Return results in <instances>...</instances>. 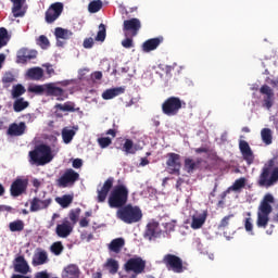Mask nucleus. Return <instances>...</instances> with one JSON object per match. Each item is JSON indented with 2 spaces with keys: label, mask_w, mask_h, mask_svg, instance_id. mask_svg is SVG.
<instances>
[{
  "label": "nucleus",
  "mask_w": 278,
  "mask_h": 278,
  "mask_svg": "<svg viewBox=\"0 0 278 278\" xmlns=\"http://www.w3.org/2000/svg\"><path fill=\"white\" fill-rule=\"evenodd\" d=\"M271 203H275V197L267 193L264 195L258 205L256 226L261 229H266V227H268V223L270 220L269 216L273 214V205H270Z\"/></svg>",
  "instance_id": "1"
},
{
  "label": "nucleus",
  "mask_w": 278,
  "mask_h": 278,
  "mask_svg": "<svg viewBox=\"0 0 278 278\" xmlns=\"http://www.w3.org/2000/svg\"><path fill=\"white\" fill-rule=\"evenodd\" d=\"M278 181V167H275V160H269L262 168L257 179L260 188H273Z\"/></svg>",
  "instance_id": "2"
},
{
  "label": "nucleus",
  "mask_w": 278,
  "mask_h": 278,
  "mask_svg": "<svg viewBox=\"0 0 278 278\" xmlns=\"http://www.w3.org/2000/svg\"><path fill=\"white\" fill-rule=\"evenodd\" d=\"M28 155L30 164H35L36 166H45L53 160L51 147L45 143L35 146L34 150H31Z\"/></svg>",
  "instance_id": "3"
},
{
  "label": "nucleus",
  "mask_w": 278,
  "mask_h": 278,
  "mask_svg": "<svg viewBox=\"0 0 278 278\" xmlns=\"http://www.w3.org/2000/svg\"><path fill=\"white\" fill-rule=\"evenodd\" d=\"M116 218L126 225H134L142 220V210L139 206L127 204L116 211Z\"/></svg>",
  "instance_id": "4"
},
{
  "label": "nucleus",
  "mask_w": 278,
  "mask_h": 278,
  "mask_svg": "<svg viewBox=\"0 0 278 278\" xmlns=\"http://www.w3.org/2000/svg\"><path fill=\"white\" fill-rule=\"evenodd\" d=\"M129 199V189L125 185H117L109 195V207L121 210L127 205Z\"/></svg>",
  "instance_id": "5"
},
{
  "label": "nucleus",
  "mask_w": 278,
  "mask_h": 278,
  "mask_svg": "<svg viewBox=\"0 0 278 278\" xmlns=\"http://www.w3.org/2000/svg\"><path fill=\"white\" fill-rule=\"evenodd\" d=\"M184 108H186V102H184L181 98L175 96L164 100L161 105L162 112L165 116H177Z\"/></svg>",
  "instance_id": "6"
},
{
  "label": "nucleus",
  "mask_w": 278,
  "mask_h": 278,
  "mask_svg": "<svg viewBox=\"0 0 278 278\" xmlns=\"http://www.w3.org/2000/svg\"><path fill=\"white\" fill-rule=\"evenodd\" d=\"M166 168L169 175H181V155L175 152L166 154Z\"/></svg>",
  "instance_id": "7"
},
{
  "label": "nucleus",
  "mask_w": 278,
  "mask_h": 278,
  "mask_svg": "<svg viewBox=\"0 0 278 278\" xmlns=\"http://www.w3.org/2000/svg\"><path fill=\"white\" fill-rule=\"evenodd\" d=\"M76 181H79V173L75 172L73 168H67L61 177L56 179V186L59 188H68V186H75Z\"/></svg>",
  "instance_id": "8"
},
{
  "label": "nucleus",
  "mask_w": 278,
  "mask_h": 278,
  "mask_svg": "<svg viewBox=\"0 0 278 278\" xmlns=\"http://www.w3.org/2000/svg\"><path fill=\"white\" fill-rule=\"evenodd\" d=\"M163 264L168 270H173L174 273H184V261L175 254H165L163 257Z\"/></svg>",
  "instance_id": "9"
},
{
  "label": "nucleus",
  "mask_w": 278,
  "mask_h": 278,
  "mask_svg": "<svg viewBox=\"0 0 278 278\" xmlns=\"http://www.w3.org/2000/svg\"><path fill=\"white\" fill-rule=\"evenodd\" d=\"M141 27H142V23L138 18L132 17L130 20L124 21L123 31H124L126 38L128 36H130V38H136V36H138V33L140 31Z\"/></svg>",
  "instance_id": "10"
},
{
  "label": "nucleus",
  "mask_w": 278,
  "mask_h": 278,
  "mask_svg": "<svg viewBox=\"0 0 278 278\" xmlns=\"http://www.w3.org/2000/svg\"><path fill=\"white\" fill-rule=\"evenodd\" d=\"M124 268L126 273H135L136 275H140L141 273H144L147 262H144L142 257H132L125 263Z\"/></svg>",
  "instance_id": "11"
},
{
  "label": "nucleus",
  "mask_w": 278,
  "mask_h": 278,
  "mask_svg": "<svg viewBox=\"0 0 278 278\" xmlns=\"http://www.w3.org/2000/svg\"><path fill=\"white\" fill-rule=\"evenodd\" d=\"M62 12H64V4L62 2L52 3L46 11V23L50 25L51 23H55L62 16Z\"/></svg>",
  "instance_id": "12"
},
{
  "label": "nucleus",
  "mask_w": 278,
  "mask_h": 278,
  "mask_svg": "<svg viewBox=\"0 0 278 278\" xmlns=\"http://www.w3.org/2000/svg\"><path fill=\"white\" fill-rule=\"evenodd\" d=\"M143 238H146V240H149L150 242L152 240H157V238H162V228H160V223L150 222L147 225Z\"/></svg>",
  "instance_id": "13"
},
{
  "label": "nucleus",
  "mask_w": 278,
  "mask_h": 278,
  "mask_svg": "<svg viewBox=\"0 0 278 278\" xmlns=\"http://www.w3.org/2000/svg\"><path fill=\"white\" fill-rule=\"evenodd\" d=\"M260 93L264 94L263 108H266V110H270V108L275 105V91H273V88H270V86L263 85L260 88Z\"/></svg>",
  "instance_id": "14"
},
{
  "label": "nucleus",
  "mask_w": 278,
  "mask_h": 278,
  "mask_svg": "<svg viewBox=\"0 0 278 278\" xmlns=\"http://www.w3.org/2000/svg\"><path fill=\"white\" fill-rule=\"evenodd\" d=\"M114 187V177H109L103 186L97 190L98 197L97 201L98 203H105V199H108V194H110V190Z\"/></svg>",
  "instance_id": "15"
},
{
  "label": "nucleus",
  "mask_w": 278,
  "mask_h": 278,
  "mask_svg": "<svg viewBox=\"0 0 278 278\" xmlns=\"http://www.w3.org/2000/svg\"><path fill=\"white\" fill-rule=\"evenodd\" d=\"M46 94L47 97H56V101H64V99H68L64 89L56 87L53 83L46 84Z\"/></svg>",
  "instance_id": "16"
},
{
  "label": "nucleus",
  "mask_w": 278,
  "mask_h": 278,
  "mask_svg": "<svg viewBox=\"0 0 278 278\" xmlns=\"http://www.w3.org/2000/svg\"><path fill=\"white\" fill-rule=\"evenodd\" d=\"M239 150L242 154V157L249 166L255 162V154H253V150H251V146H249V142L244 140L239 141Z\"/></svg>",
  "instance_id": "17"
},
{
  "label": "nucleus",
  "mask_w": 278,
  "mask_h": 278,
  "mask_svg": "<svg viewBox=\"0 0 278 278\" xmlns=\"http://www.w3.org/2000/svg\"><path fill=\"white\" fill-rule=\"evenodd\" d=\"M27 180L22 178H16L10 187L11 197H21L27 191Z\"/></svg>",
  "instance_id": "18"
},
{
  "label": "nucleus",
  "mask_w": 278,
  "mask_h": 278,
  "mask_svg": "<svg viewBox=\"0 0 278 278\" xmlns=\"http://www.w3.org/2000/svg\"><path fill=\"white\" fill-rule=\"evenodd\" d=\"M37 56H38V52L36 50L22 48L20 51H17L16 63L27 64L29 60H36Z\"/></svg>",
  "instance_id": "19"
},
{
  "label": "nucleus",
  "mask_w": 278,
  "mask_h": 278,
  "mask_svg": "<svg viewBox=\"0 0 278 278\" xmlns=\"http://www.w3.org/2000/svg\"><path fill=\"white\" fill-rule=\"evenodd\" d=\"M55 233L59 238H68L73 233V224L68 219H64L62 224H58Z\"/></svg>",
  "instance_id": "20"
},
{
  "label": "nucleus",
  "mask_w": 278,
  "mask_h": 278,
  "mask_svg": "<svg viewBox=\"0 0 278 278\" xmlns=\"http://www.w3.org/2000/svg\"><path fill=\"white\" fill-rule=\"evenodd\" d=\"M53 200L48 198L46 200H40L39 198H34L30 202V212H40V210H47Z\"/></svg>",
  "instance_id": "21"
},
{
  "label": "nucleus",
  "mask_w": 278,
  "mask_h": 278,
  "mask_svg": "<svg viewBox=\"0 0 278 278\" xmlns=\"http://www.w3.org/2000/svg\"><path fill=\"white\" fill-rule=\"evenodd\" d=\"M162 42H164V38L162 37L148 39L142 43V51L144 53H151V51H155Z\"/></svg>",
  "instance_id": "22"
},
{
  "label": "nucleus",
  "mask_w": 278,
  "mask_h": 278,
  "mask_svg": "<svg viewBox=\"0 0 278 278\" xmlns=\"http://www.w3.org/2000/svg\"><path fill=\"white\" fill-rule=\"evenodd\" d=\"M207 220V210L202 213H197L191 217V229H201L205 222Z\"/></svg>",
  "instance_id": "23"
},
{
  "label": "nucleus",
  "mask_w": 278,
  "mask_h": 278,
  "mask_svg": "<svg viewBox=\"0 0 278 278\" xmlns=\"http://www.w3.org/2000/svg\"><path fill=\"white\" fill-rule=\"evenodd\" d=\"M11 3H13L12 14L14 18H21L25 16V12L27 11L25 10V8H23V5L27 3V0H11Z\"/></svg>",
  "instance_id": "24"
},
{
  "label": "nucleus",
  "mask_w": 278,
  "mask_h": 278,
  "mask_svg": "<svg viewBox=\"0 0 278 278\" xmlns=\"http://www.w3.org/2000/svg\"><path fill=\"white\" fill-rule=\"evenodd\" d=\"M27 129V125L25 124V122H21L20 124L17 123H13L9 126L7 134L8 136H23V134H25Z\"/></svg>",
  "instance_id": "25"
},
{
  "label": "nucleus",
  "mask_w": 278,
  "mask_h": 278,
  "mask_svg": "<svg viewBox=\"0 0 278 278\" xmlns=\"http://www.w3.org/2000/svg\"><path fill=\"white\" fill-rule=\"evenodd\" d=\"M203 162V159L198 157L195 161L187 157L185 159V169L187 170V173H194L197 170V168H199V166H201Z\"/></svg>",
  "instance_id": "26"
},
{
  "label": "nucleus",
  "mask_w": 278,
  "mask_h": 278,
  "mask_svg": "<svg viewBox=\"0 0 278 278\" xmlns=\"http://www.w3.org/2000/svg\"><path fill=\"white\" fill-rule=\"evenodd\" d=\"M26 75L33 81H40L45 77V70L41 67H33L27 71Z\"/></svg>",
  "instance_id": "27"
},
{
  "label": "nucleus",
  "mask_w": 278,
  "mask_h": 278,
  "mask_svg": "<svg viewBox=\"0 0 278 278\" xmlns=\"http://www.w3.org/2000/svg\"><path fill=\"white\" fill-rule=\"evenodd\" d=\"M124 92H125V89L123 87L106 89L102 93V99H104V101H110V99H114L115 97H118V96L123 94Z\"/></svg>",
  "instance_id": "28"
},
{
  "label": "nucleus",
  "mask_w": 278,
  "mask_h": 278,
  "mask_svg": "<svg viewBox=\"0 0 278 278\" xmlns=\"http://www.w3.org/2000/svg\"><path fill=\"white\" fill-rule=\"evenodd\" d=\"M123 247H125V239L116 238L110 242L109 251L112 253H121V251H123Z\"/></svg>",
  "instance_id": "29"
},
{
  "label": "nucleus",
  "mask_w": 278,
  "mask_h": 278,
  "mask_svg": "<svg viewBox=\"0 0 278 278\" xmlns=\"http://www.w3.org/2000/svg\"><path fill=\"white\" fill-rule=\"evenodd\" d=\"M54 108L60 112H79V108H76V104L73 101H67L63 104L58 103L54 105Z\"/></svg>",
  "instance_id": "30"
},
{
  "label": "nucleus",
  "mask_w": 278,
  "mask_h": 278,
  "mask_svg": "<svg viewBox=\"0 0 278 278\" xmlns=\"http://www.w3.org/2000/svg\"><path fill=\"white\" fill-rule=\"evenodd\" d=\"M54 36L56 39L70 40L71 36H73V31H71L66 28L56 27L54 29Z\"/></svg>",
  "instance_id": "31"
},
{
  "label": "nucleus",
  "mask_w": 278,
  "mask_h": 278,
  "mask_svg": "<svg viewBox=\"0 0 278 278\" xmlns=\"http://www.w3.org/2000/svg\"><path fill=\"white\" fill-rule=\"evenodd\" d=\"M16 100L13 102L14 112H23V110H27L29 108V102L25 101V98H15Z\"/></svg>",
  "instance_id": "32"
},
{
  "label": "nucleus",
  "mask_w": 278,
  "mask_h": 278,
  "mask_svg": "<svg viewBox=\"0 0 278 278\" xmlns=\"http://www.w3.org/2000/svg\"><path fill=\"white\" fill-rule=\"evenodd\" d=\"M48 260L47 252L41 251L33 257V266H42V264H47Z\"/></svg>",
  "instance_id": "33"
},
{
  "label": "nucleus",
  "mask_w": 278,
  "mask_h": 278,
  "mask_svg": "<svg viewBox=\"0 0 278 278\" xmlns=\"http://www.w3.org/2000/svg\"><path fill=\"white\" fill-rule=\"evenodd\" d=\"M122 151H124L126 155H134L138 149L134 147V141L131 139H125Z\"/></svg>",
  "instance_id": "34"
},
{
  "label": "nucleus",
  "mask_w": 278,
  "mask_h": 278,
  "mask_svg": "<svg viewBox=\"0 0 278 278\" xmlns=\"http://www.w3.org/2000/svg\"><path fill=\"white\" fill-rule=\"evenodd\" d=\"M261 138L264 144L266 146L273 144V130H270V128H263L261 130Z\"/></svg>",
  "instance_id": "35"
},
{
  "label": "nucleus",
  "mask_w": 278,
  "mask_h": 278,
  "mask_svg": "<svg viewBox=\"0 0 278 278\" xmlns=\"http://www.w3.org/2000/svg\"><path fill=\"white\" fill-rule=\"evenodd\" d=\"M62 138L65 144H71V142H73V138H75V130L64 127L62 129Z\"/></svg>",
  "instance_id": "36"
},
{
  "label": "nucleus",
  "mask_w": 278,
  "mask_h": 278,
  "mask_svg": "<svg viewBox=\"0 0 278 278\" xmlns=\"http://www.w3.org/2000/svg\"><path fill=\"white\" fill-rule=\"evenodd\" d=\"M25 92H27L25 87L21 84H17V85L13 86L11 94H12L13 99H21V97H23V94H25Z\"/></svg>",
  "instance_id": "37"
},
{
  "label": "nucleus",
  "mask_w": 278,
  "mask_h": 278,
  "mask_svg": "<svg viewBox=\"0 0 278 278\" xmlns=\"http://www.w3.org/2000/svg\"><path fill=\"white\" fill-rule=\"evenodd\" d=\"M105 266L109 268V273H111V275H116L118 273V261L109 258Z\"/></svg>",
  "instance_id": "38"
},
{
  "label": "nucleus",
  "mask_w": 278,
  "mask_h": 278,
  "mask_svg": "<svg viewBox=\"0 0 278 278\" xmlns=\"http://www.w3.org/2000/svg\"><path fill=\"white\" fill-rule=\"evenodd\" d=\"M8 42H10V36L8 35V29L4 27L0 28V49L3 47H8Z\"/></svg>",
  "instance_id": "39"
},
{
  "label": "nucleus",
  "mask_w": 278,
  "mask_h": 278,
  "mask_svg": "<svg viewBox=\"0 0 278 278\" xmlns=\"http://www.w3.org/2000/svg\"><path fill=\"white\" fill-rule=\"evenodd\" d=\"M55 201L61 205V207H68L73 203V195L65 194L61 198H55Z\"/></svg>",
  "instance_id": "40"
},
{
  "label": "nucleus",
  "mask_w": 278,
  "mask_h": 278,
  "mask_svg": "<svg viewBox=\"0 0 278 278\" xmlns=\"http://www.w3.org/2000/svg\"><path fill=\"white\" fill-rule=\"evenodd\" d=\"M9 229H10V231H13V232L23 231V229H25V223H23V220H21V219L11 222L9 224Z\"/></svg>",
  "instance_id": "41"
},
{
  "label": "nucleus",
  "mask_w": 278,
  "mask_h": 278,
  "mask_svg": "<svg viewBox=\"0 0 278 278\" xmlns=\"http://www.w3.org/2000/svg\"><path fill=\"white\" fill-rule=\"evenodd\" d=\"M101 8H103V2L101 0H93L88 5V10L91 14H97Z\"/></svg>",
  "instance_id": "42"
},
{
  "label": "nucleus",
  "mask_w": 278,
  "mask_h": 278,
  "mask_svg": "<svg viewBox=\"0 0 278 278\" xmlns=\"http://www.w3.org/2000/svg\"><path fill=\"white\" fill-rule=\"evenodd\" d=\"M65 273L72 278H79V267L75 264H71L65 267Z\"/></svg>",
  "instance_id": "43"
},
{
  "label": "nucleus",
  "mask_w": 278,
  "mask_h": 278,
  "mask_svg": "<svg viewBox=\"0 0 278 278\" xmlns=\"http://www.w3.org/2000/svg\"><path fill=\"white\" fill-rule=\"evenodd\" d=\"M28 92H31L33 94H45L47 92L46 85H33L28 87Z\"/></svg>",
  "instance_id": "44"
},
{
  "label": "nucleus",
  "mask_w": 278,
  "mask_h": 278,
  "mask_svg": "<svg viewBox=\"0 0 278 278\" xmlns=\"http://www.w3.org/2000/svg\"><path fill=\"white\" fill-rule=\"evenodd\" d=\"M231 218H233V214L227 215L225 216L218 224L217 229L219 231H225V229H227L229 227V223L231 220Z\"/></svg>",
  "instance_id": "45"
},
{
  "label": "nucleus",
  "mask_w": 278,
  "mask_h": 278,
  "mask_svg": "<svg viewBox=\"0 0 278 278\" xmlns=\"http://www.w3.org/2000/svg\"><path fill=\"white\" fill-rule=\"evenodd\" d=\"M244 186H247V178L241 177L235 180L233 185L231 186V190H233L235 192H238V190H242Z\"/></svg>",
  "instance_id": "46"
},
{
  "label": "nucleus",
  "mask_w": 278,
  "mask_h": 278,
  "mask_svg": "<svg viewBox=\"0 0 278 278\" xmlns=\"http://www.w3.org/2000/svg\"><path fill=\"white\" fill-rule=\"evenodd\" d=\"M105 36H106L105 26H104V24H100L99 25V31L96 36V40L98 42H103L105 40Z\"/></svg>",
  "instance_id": "47"
},
{
  "label": "nucleus",
  "mask_w": 278,
  "mask_h": 278,
  "mask_svg": "<svg viewBox=\"0 0 278 278\" xmlns=\"http://www.w3.org/2000/svg\"><path fill=\"white\" fill-rule=\"evenodd\" d=\"M37 45L42 48L47 49L48 47H51V42H49V38L45 35H40L39 38L37 39Z\"/></svg>",
  "instance_id": "48"
},
{
  "label": "nucleus",
  "mask_w": 278,
  "mask_h": 278,
  "mask_svg": "<svg viewBox=\"0 0 278 278\" xmlns=\"http://www.w3.org/2000/svg\"><path fill=\"white\" fill-rule=\"evenodd\" d=\"M62 251H64V245H62V242L56 241L51 245V252L54 255H62Z\"/></svg>",
  "instance_id": "49"
},
{
  "label": "nucleus",
  "mask_w": 278,
  "mask_h": 278,
  "mask_svg": "<svg viewBox=\"0 0 278 278\" xmlns=\"http://www.w3.org/2000/svg\"><path fill=\"white\" fill-rule=\"evenodd\" d=\"M244 229L253 236V218H251V213H248V217L244 219Z\"/></svg>",
  "instance_id": "50"
},
{
  "label": "nucleus",
  "mask_w": 278,
  "mask_h": 278,
  "mask_svg": "<svg viewBox=\"0 0 278 278\" xmlns=\"http://www.w3.org/2000/svg\"><path fill=\"white\" fill-rule=\"evenodd\" d=\"M98 144L101 149H108L112 144V139L110 137L98 138Z\"/></svg>",
  "instance_id": "51"
},
{
  "label": "nucleus",
  "mask_w": 278,
  "mask_h": 278,
  "mask_svg": "<svg viewBox=\"0 0 278 278\" xmlns=\"http://www.w3.org/2000/svg\"><path fill=\"white\" fill-rule=\"evenodd\" d=\"M79 214H81V208H76L70 212V220H72L73 225L77 224V220H79Z\"/></svg>",
  "instance_id": "52"
},
{
  "label": "nucleus",
  "mask_w": 278,
  "mask_h": 278,
  "mask_svg": "<svg viewBox=\"0 0 278 278\" xmlns=\"http://www.w3.org/2000/svg\"><path fill=\"white\" fill-rule=\"evenodd\" d=\"M122 47H124V49H131L134 47V39L128 36L122 41Z\"/></svg>",
  "instance_id": "53"
},
{
  "label": "nucleus",
  "mask_w": 278,
  "mask_h": 278,
  "mask_svg": "<svg viewBox=\"0 0 278 278\" xmlns=\"http://www.w3.org/2000/svg\"><path fill=\"white\" fill-rule=\"evenodd\" d=\"M83 46H84L85 49H92V47H94V39H92V37L86 38L84 40Z\"/></svg>",
  "instance_id": "54"
},
{
  "label": "nucleus",
  "mask_w": 278,
  "mask_h": 278,
  "mask_svg": "<svg viewBox=\"0 0 278 278\" xmlns=\"http://www.w3.org/2000/svg\"><path fill=\"white\" fill-rule=\"evenodd\" d=\"M3 84H12L14 81V75L12 73H8L2 78Z\"/></svg>",
  "instance_id": "55"
},
{
  "label": "nucleus",
  "mask_w": 278,
  "mask_h": 278,
  "mask_svg": "<svg viewBox=\"0 0 278 278\" xmlns=\"http://www.w3.org/2000/svg\"><path fill=\"white\" fill-rule=\"evenodd\" d=\"M72 166L73 168H81V166H84V161L81 159H74Z\"/></svg>",
  "instance_id": "56"
},
{
  "label": "nucleus",
  "mask_w": 278,
  "mask_h": 278,
  "mask_svg": "<svg viewBox=\"0 0 278 278\" xmlns=\"http://www.w3.org/2000/svg\"><path fill=\"white\" fill-rule=\"evenodd\" d=\"M35 278H50L47 270L38 271L35 274Z\"/></svg>",
  "instance_id": "57"
},
{
  "label": "nucleus",
  "mask_w": 278,
  "mask_h": 278,
  "mask_svg": "<svg viewBox=\"0 0 278 278\" xmlns=\"http://www.w3.org/2000/svg\"><path fill=\"white\" fill-rule=\"evenodd\" d=\"M46 73L51 77V75H55V70H53V65L47 64L46 65Z\"/></svg>",
  "instance_id": "58"
},
{
  "label": "nucleus",
  "mask_w": 278,
  "mask_h": 278,
  "mask_svg": "<svg viewBox=\"0 0 278 278\" xmlns=\"http://www.w3.org/2000/svg\"><path fill=\"white\" fill-rule=\"evenodd\" d=\"M80 227H88L90 225V220L86 217L81 218L79 222Z\"/></svg>",
  "instance_id": "59"
},
{
  "label": "nucleus",
  "mask_w": 278,
  "mask_h": 278,
  "mask_svg": "<svg viewBox=\"0 0 278 278\" xmlns=\"http://www.w3.org/2000/svg\"><path fill=\"white\" fill-rule=\"evenodd\" d=\"M92 77H93V79H97V80L102 79V78H103V73H101V72H94V73L92 74Z\"/></svg>",
  "instance_id": "60"
},
{
  "label": "nucleus",
  "mask_w": 278,
  "mask_h": 278,
  "mask_svg": "<svg viewBox=\"0 0 278 278\" xmlns=\"http://www.w3.org/2000/svg\"><path fill=\"white\" fill-rule=\"evenodd\" d=\"M195 153L200 154V153H208V149L207 148H197Z\"/></svg>",
  "instance_id": "61"
},
{
  "label": "nucleus",
  "mask_w": 278,
  "mask_h": 278,
  "mask_svg": "<svg viewBox=\"0 0 278 278\" xmlns=\"http://www.w3.org/2000/svg\"><path fill=\"white\" fill-rule=\"evenodd\" d=\"M106 136H112V138H116V130L115 129H109L106 131Z\"/></svg>",
  "instance_id": "62"
},
{
  "label": "nucleus",
  "mask_w": 278,
  "mask_h": 278,
  "mask_svg": "<svg viewBox=\"0 0 278 278\" xmlns=\"http://www.w3.org/2000/svg\"><path fill=\"white\" fill-rule=\"evenodd\" d=\"M148 164H149V159L142 157L140 162V166H148Z\"/></svg>",
  "instance_id": "63"
},
{
  "label": "nucleus",
  "mask_w": 278,
  "mask_h": 278,
  "mask_svg": "<svg viewBox=\"0 0 278 278\" xmlns=\"http://www.w3.org/2000/svg\"><path fill=\"white\" fill-rule=\"evenodd\" d=\"M103 274H101V271H97L92 275V278H102Z\"/></svg>",
  "instance_id": "64"
}]
</instances>
